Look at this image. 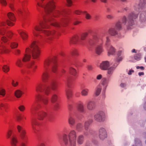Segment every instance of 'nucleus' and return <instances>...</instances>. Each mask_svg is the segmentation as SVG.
<instances>
[{
  "label": "nucleus",
  "mask_w": 146,
  "mask_h": 146,
  "mask_svg": "<svg viewBox=\"0 0 146 146\" xmlns=\"http://www.w3.org/2000/svg\"><path fill=\"white\" fill-rule=\"evenodd\" d=\"M36 7L38 10L39 7L43 8L47 16L40 21L38 25L34 27L32 33L34 38H36L35 40L33 41L30 46L26 49L25 53L22 59H18L17 60L16 64L20 68L23 66V62L29 60L31 54L33 59L38 58L40 53L39 40L49 43L53 38H56L60 35L59 32L44 29L50 28L49 25L56 27L60 28L62 26H65L69 20L67 16L69 13L67 10L60 12L55 9V6Z\"/></svg>",
  "instance_id": "1"
},
{
  "label": "nucleus",
  "mask_w": 146,
  "mask_h": 146,
  "mask_svg": "<svg viewBox=\"0 0 146 146\" xmlns=\"http://www.w3.org/2000/svg\"><path fill=\"white\" fill-rule=\"evenodd\" d=\"M51 67L53 72L56 73L58 70L57 64L55 59L48 58L45 59L44 62L43 72L41 77L44 84H38L36 87L35 90L37 92H43L47 96L50 93V89L55 90L57 87V84L54 80H49V76L48 69L49 66Z\"/></svg>",
  "instance_id": "2"
},
{
  "label": "nucleus",
  "mask_w": 146,
  "mask_h": 146,
  "mask_svg": "<svg viewBox=\"0 0 146 146\" xmlns=\"http://www.w3.org/2000/svg\"><path fill=\"white\" fill-rule=\"evenodd\" d=\"M6 23L0 21V56L2 54L9 53L10 51L9 46L12 48H15L18 44L14 42H11L9 44V38L12 36L13 33L9 31L6 32Z\"/></svg>",
  "instance_id": "3"
},
{
  "label": "nucleus",
  "mask_w": 146,
  "mask_h": 146,
  "mask_svg": "<svg viewBox=\"0 0 146 146\" xmlns=\"http://www.w3.org/2000/svg\"><path fill=\"white\" fill-rule=\"evenodd\" d=\"M107 33L106 32L102 33L100 36H93L92 38H90L87 41V44L89 46L95 45V53L98 55H100L104 51L103 43L104 40L106 41Z\"/></svg>",
  "instance_id": "4"
},
{
  "label": "nucleus",
  "mask_w": 146,
  "mask_h": 146,
  "mask_svg": "<svg viewBox=\"0 0 146 146\" xmlns=\"http://www.w3.org/2000/svg\"><path fill=\"white\" fill-rule=\"evenodd\" d=\"M63 136V141L66 145L69 144L70 146H75L76 135L74 130H71L68 136L66 134H64Z\"/></svg>",
  "instance_id": "5"
},
{
  "label": "nucleus",
  "mask_w": 146,
  "mask_h": 146,
  "mask_svg": "<svg viewBox=\"0 0 146 146\" xmlns=\"http://www.w3.org/2000/svg\"><path fill=\"white\" fill-rule=\"evenodd\" d=\"M137 10L129 14L127 19L125 16H124L122 19V23L124 24H127V25L132 26L133 24V19H135L137 17L138 12H137Z\"/></svg>",
  "instance_id": "6"
},
{
  "label": "nucleus",
  "mask_w": 146,
  "mask_h": 146,
  "mask_svg": "<svg viewBox=\"0 0 146 146\" xmlns=\"http://www.w3.org/2000/svg\"><path fill=\"white\" fill-rule=\"evenodd\" d=\"M92 119H90L85 122L84 127L86 131H83L84 127L83 125L80 123L77 124L76 127V130L78 132H82L83 131L84 135H87L88 133L86 131L88 130L89 126L92 122Z\"/></svg>",
  "instance_id": "7"
},
{
  "label": "nucleus",
  "mask_w": 146,
  "mask_h": 146,
  "mask_svg": "<svg viewBox=\"0 0 146 146\" xmlns=\"http://www.w3.org/2000/svg\"><path fill=\"white\" fill-rule=\"evenodd\" d=\"M121 22L119 21L117 22L115 25V28H111L108 31L109 33L112 36H114L116 37L121 38L120 35L118 33L117 30H120L121 27Z\"/></svg>",
  "instance_id": "8"
},
{
  "label": "nucleus",
  "mask_w": 146,
  "mask_h": 146,
  "mask_svg": "<svg viewBox=\"0 0 146 146\" xmlns=\"http://www.w3.org/2000/svg\"><path fill=\"white\" fill-rule=\"evenodd\" d=\"M106 41L105 43V47L107 48L108 51V55L110 56L113 55L115 52V50L114 48L110 44V40L109 36H106Z\"/></svg>",
  "instance_id": "9"
},
{
  "label": "nucleus",
  "mask_w": 146,
  "mask_h": 146,
  "mask_svg": "<svg viewBox=\"0 0 146 146\" xmlns=\"http://www.w3.org/2000/svg\"><path fill=\"white\" fill-rule=\"evenodd\" d=\"M17 128L18 132L20 133V137L22 140L24 142H26L28 137L25 130L22 126L19 125L17 126Z\"/></svg>",
  "instance_id": "10"
},
{
  "label": "nucleus",
  "mask_w": 146,
  "mask_h": 146,
  "mask_svg": "<svg viewBox=\"0 0 146 146\" xmlns=\"http://www.w3.org/2000/svg\"><path fill=\"white\" fill-rule=\"evenodd\" d=\"M31 55L29 60L27 61L26 65V67L31 70L33 73L34 72L37 68V66L34 60H31Z\"/></svg>",
  "instance_id": "11"
},
{
  "label": "nucleus",
  "mask_w": 146,
  "mask_h": 146,
  "mask_svg": "<svg viewBox=\"0 0 146 146\" xmlns=\"http://www.w3.org/2000/svg\"><path fill=\"white\" fill-rule=\"evenodd\" d=\"M105 117V113L101 111L96 113L94 116V119L97 121L102 122L104 121Z\"/></svg>",
  "instance_id": "12"
},
{
  "label": "nucleus",
  "mask_w": 146,
  "mask_h": 146,
  "mask_svg": "<svg viewBox=\"0 0 146 146\" xmlns=\"http://www.w3.org/2000/svg\"><path fill=\"white\" fill-rule=\"evenodd\" d=\"M70 80L69 78H67L65 81L68 88L66 90V95L68 99L70 100L72 96V92L70 86Z\"/></svg>",
  "instance_id": "13"
},
{
  "label": "nucleus",
  "mask_w": 146,
  "mask_h": 146,
  "mask_svg": "<svg viewBox=\"0 0 146 146\" xmlns=\"http://www.w3.org/2000/svg\"><path fill=\"white\" fill-rule=\"evenodd\" d=\"M31 124L33 132L38 135L40 131V123L36 120L33 119L32 121Z\"/></svg>",
  "instance_id": "14"
},
{
  "label": "nucleus",
  "mask_w": 146,
  "mask_h": 146,
  "mask_svg": "<svg viewBox=\"0 0 146 146\" xmlns=\"http://www.w3.org/2000/svg\"><path fill=\"white\" fill-rule=\"evenodd\" d=\"M110 80L109 79L106 78H104L102 79L100 85L102 87V94L103 97L105 96V92L108 86Z\"/></svg>",
  "instance_id": "15"
},
{
  "label": "nucleus",
  "mask_w": 146,
  "mask_h": 146,
  "mask_svg": "<svg viewBox=\"0 0 146 146\" xmlns=\"http://www.w3.org/2000/svg\"><path fill=\"white\" fill-rule=\"evenodd\" d=\"M14 0H0V3L3 6H6L7 4L11 9L13 11L14 10V6L13 4Z\"/></svg>",
  "instance_id": "16"
},
{
  "label": "nucleus",
  "mask_w": 146,
  "mask_h": 146,
  "mask_svg": "<svg viewBox=\"0 0 146 146\" xmlns=\"http://www.w3.org/2000/svg\"><path fill=\"white\" fill-rule=\"evenodd\" d=\"M7 16L9 19L7 21L8 25L11 26H13L16 20L14 14L12 13L9 12L7 14Z\"/></svg>",
  "instance_id": "17"
},
{
  "label": "nucleus",
  "mask_w": 146,
  "mask_h": 146,
  "mask_svg": "<svg viewBox=\"0 0 146 146\" xmlns=\"http://www.w3.org/2000/svg\"><path fill=\"white\" fill-rule=\"evenodd\" d=\"M36 100L37 101H42L44 105H47L48 102V97L42 96L40 94H38L36 96Z\"/></svg>",
  "instance_id": "18"
},
{
  "label": "nucleus",
  "mask_w": 146,
  "mask_h": 146,
  "mask_svg": "<svg viewBox=\"0 0 146 146\" xmlns=\"http://www.w3.org/2000/svg\"><path fill=\"white\" fill-rule=\"evenodd\" d=\"M18 143L17 138L15 135H13L11 138V144L12 146H17ZM18 146H26V144L25 143L22 142Z\"/></svg>",
  "instance_id": "19"
},
{
  "label": "nucleus",
  "mask_w": 146,
  "mask_h": 146,
  "mask_svg": "<svg viewBox=\"0 0 146 146\" xmlns=\"http://www.w3.org/2000/svg\"><path fill=\"white\" fill-rule=\"evenodd\" d=\"M99 136L100 138L103 140L107 137L106 130L104 128H101L99 130Z\"/></svg>",
  "instance_id": "20"
},
{
  "label": "nucleus",
  "mask_w": 146,
  "mask_h": 146,
  "mask_svg": "<svg viewBox=\"0 0 146 146\" xmlns=\"http://www.w3.org/2000/svg\"><path fill=\"white\" fill-rule=\"evenodd\" d=\"M87 109L90 111L94 110L95 107V102L93 100H90L87 102Z\"/></svg>",
  "instance_id": "21"
},
{
  "label": "nucleus",
  "mask_w": 146,
  "mask_h": 146,
  "mask_svg": "<svg viewBox=\"0 0 146 146\" xmlns=\"http://www.w3.org/2000/svg\"><path fill=\"white\" fill-rule=\"evenodd\" d=\"M18 32L23 41H26L27 39L28 35L25 31L19 30L18 31Z\"/></svg>",
  "instance_id": "22"
},
{
  "label": "nucleus",
  "mask_w": 146,
  "mask_h": 146,
  "mask_svg": "<svg viewBox=\"0 0 146 146\" xmlns=\"http://www.w3.org/2000/svg\"><path fill=\"white\" fill-rule=\"evenodd\" d=\"M110 62L108 61H103L100 64V68L102 70H106L109 67Z\"/></svg>",
  "instance_id": "23"
},
{
  "label": "nucleus",
  "mask_w": 146,
  "mask_h": 146,
  "mask_svg": "<svg viewBox=\"0 0 146 146\" xmlns=\"http://www.w3.org/2000/svg\"><path fill=\"white\" fill-rule=\"evenodd\" d=\"M74 114L72 113H70L68 117V122L72 126L74 125L75 123V120L74 118Z\"/></svg>",
  "instance_id": "24"
},
{
  "label": "nucleus",
  "mask_w": 146,
  "mask_h": 146,
  "mask_svg": "<svg viewBox=\"0 0 146 146\" xmlns=\"http://www.w3.org/2000/svg\"><path fill=\"white\" fill-rule=\"evenodd\" d=\"M80 41V40L78 36L77 35H75L70 39V44H75L78 42L81 43Z\"/></svg>",
  "instance_id": "25"
},
{
  "label": "nucleus",
  "mask_w": 146,
  "mask_h": 146,
  "mask_svg": "<svg viewBox=\"0 0 146 146\" xmlns=\"http://www.w3.org/2000/svg\"><path fill=\"white\" fill-rule=\"evenodd\" d=\"M117 65L118 64H114L113 66L110 67L109 68H108L107 69V74L110 76H111L113 74L114 70H115Z\"/></svg>",
  "instance_id": "26"
},
{
  "label": "nucleus",
  "mask_w": 146,
  "mask_h": 146,
  "mask_svg": "<svg viewBox=\"0 0 146 146\" xmlns=\"http://www.w3.org/2000/svg\"><path fill=\"white\" fill-rule=\"evenodd\" d=\"M46 115V113L43 111H40L38 113V118L40 120H43Z\"/></svg>",
  "instance_id": "27"
},
{
  "label": "nucleus",
  "mask_w": 146,
  "mask_h": 146,
  "mask_svg": "<svg viewBox=\"0 0 146 146\" xmlns=\"http://www.w3.org/2000/svg\"><path fill=\"white\" fill-rule=\"evenodd\" d=\"M18 15L19 16L23 14H26L27 12V10L26 8H23L22 9H19L16 10Z\"/></svg>",
  "instance_id": "28"
},
{
  "label": "nucleus",
  "mask_w": 146,
  "mask_h": 146,
  "mask_svg": "<svg viewBox=\"0 0 146 146\" xmlns=\"http://www.w3.org/2000/svg\"><path fill=\"white\" fill-rule=\"evenodd\" d=\"M140 20L142 22L146 21V12L145 11L142 12L140 15Z\"/></svg>",
  "instance_id": "29"
},
{
  "label": "nucleus",
  "mask_w": 146,
  "mask_h": 146,
  "mask_svg": "<svg viewBox=\"0 0 146 146\" xmlns=\"http://www.w3.org/2000/svg\"><path fill=\"white\" fill-rule=\"evenodd\" d=\"M77 108L78 110L81 113H83L84 111V107L82 103L78 104Z\"/></svg>",
  "instance_id": "30"
},
{
  "label": "nucleus",
  "mask_w": 146,
  "mask_h": 146,
  "mask_svg": "<svg viewBox=\"0 0 146 146\" xmlns=\"http://www.w3.org/2000/svg\"><path fill=\"white\" fill-rule=\"evenodd\" d=\"M102 89V87L100 85H99L96 87L95 92V94L96 96H98L99 95L101 92Z\"/></svg>",
  "instance_id": "31"
},
{
  "label": "nucleus",
  "mask_w": 146,
  "mask_h": 146,
  "mask_svg": "<svg viewBox=\"0 0 146 146\" xmlns=\"http://www.w3.org/2000/svg\"><path fill=\"white\" fill-rule=\"evenodd\" d=\"M89 89L87 88H84L81 91V94L83 96H87L88 95L89 92Z\"/></svg>",
  "instance_id": "32"
},
{
  "label": "nucleus",
  "mask_w": 146,
  "mask_h": 146,
  "mask_svg": "<svg viewBox=\"0 0 146 146\" xmlns=\"http://www.w3.org/2000/svg\"><path fill=\"white\" fill-rule=\"evenodd\" d=\"M23 94V92L20 90H17L15 92V95L17 98H20Z\"/></svg>",
  "instance_id": "33"
},
{
  "label": "nucleus",
  "mask_w": 146,
  "mask_h": 146,
  "mask_svg": "<svg viewBox=\"0 0 146 146\" xmlns=\"http://www.w3.org/2000/svg\"><path fill=\"white\" fill-rule=\"evenodd\" d=\"M58 99V96L57 94H53L51 98V101L52 103H54L57 101Z\"/></svg>",
  "instance_id": "34"
},
{
  "label": "nucleus",
  "mask_w": 146,
  "mask_h": 146,
  "mask_svg": "<svg viewBox=\"0 0 146 146\" xmlns=\"http://www.w3.org/2000/svg\"><path fill=\"white\" fill-rule=\"evenodd\" d=\"M146 4V0H143V2L142 3L141 1L139 2L138 5L137 6L138 9L140 10L142 9V7L144 6L145 4Z\"/></svg>",
  "instance_id": "35"
},
{
  "label": "nucleus",
  "mask_w": 146,
  "mask_h": 146,
  "mask_svg": "<svg viewBox=\"0 0 146 146\" xmlns=\"http://www.w3.org/2000/svg\"><path fill=\"white\" fill-rule=\"evenodd\" d=\"M84 137L82 135H79L78 138L77 142L78 144H82L84 141Z\"/></svg>",
  "instance_id": "36"
},
{
  "label": "nucleus",
  "mask_w": 146,
  "mask_h": 146,
  "mask_svg": "<svg viewBox=\"0 0 146 146\" xmlns=\"http://www.w3.org/2000/svg\"><path fill=\"white\" fill-rule=\"evenodd\" d=\"M69 71L70 73L74 76H76L77 74V72L76 70L72 68H70Z\"/></svg>",
  "instance_id": "37"
},
{
  "label": "nucleus",
  "mask_w": 146,
  "mask_h": 146,
  "mask_svg": "<svg viewBox=\"0 0 146 146\" xmlns=\"http://www.w3.org/2000/svg\"><path fill=\"white\" fill-rule=\"evenodd\" d=\"M37 108L35 107V105L33 104L31 108V112L32 114L35 113L36 111L37 110Z\"/></svg>",
  "instance_id": "38"
},
{
  "label": "nucleus",
  "mask_w": 146,
  "mask_h": 146,
  "mask_svg": "<svg viewBox=\"0 0 146 146\" xmlns=\"http://www.w3.org/2000/svg\"><path fill=\"white\" fill-rule=\"evenodd\" d=\"M2 70L4 72L7 73L9 71V67L7 65H4L2 67Z\"/></svg>",
  "instance_id": "39"
},
{
  "label": "nucleus",
  "mask_w": 146,
  "mask_h": 146,
  "mask_svg": "<svg viewBox=\"0 0 146 146\" xmlns=\"http://www.w3.org/2000/svg\"><path fill=\"white\" fill-rule=\"evenodd\" d=\"M6 94L5 90L2 88H0V95L2 97H4Z\"/></svg>",
  "instance_id": "40"
},
{
  "label": "nucleus",
  "mask_w": 146,
  "mask_h": 146,
  "mask_svg": "<svg viewBox=\"0 0 146 146\" xmlns=\"http://www.w3.org/2000/svg\"><path fill=\"white\" fill-rule=\"evenodd\" d=\"M88 35V33L87 32L83 34L81 36L80 38L81 40H85Z\"/></svg>",
  "instance_id": "41"
},
{
  "label": "nucleus",
  "mask_w": 146,
  "mask_h": 146,
  "mask_svg": "<svg viewBox=\"0 0 146 146\" xmlns=\"http://www.w3.org/2000/svg\"><path fill=\"white\" fill-rule=\"evenodd\" d=\"M84 14L85 15V17L87 19H90L91 17L89 13H88L86 11H84Z\"/></svg>",
  "instance_id": "42"
},
{
  "label": "nucleus",
  "mask_w": 146,
  "mask_h": 146,
  "mask_svg": "<svg viewBox=\"0 0 146 146\" xmlns=\"http://www.w3.org/2000/svg\"><path fill=\"white\" fill-rule=\"evenodd\" d=\"M71 54L73 56H77L78 54L77 50L76 49H74L72 50Z\"/></svg>",
  "instance_id": "43"
},
{
  "label": "nucleus",
  "mask_w": 146,
  "mask_h": 146,
  "mask_svg": "<svg viewBox=\"0 0 146 146\" xmlns=\"http://www.w3.org/2000/svg\"><path fill=\"white\" fill-rule=\"evenodd\" d=\"M60 105L58 103H56L54 105L53 109L55 110H58L59 108Z\"/></svg>",
  "instance_id": "44"
},
{
  "label": "nucleus",
  "mask_w": 146,
  "mask_h": 146,
  "mask_svg": "<svg viewBox=\"0 0 146 146\" xmlns=\"http://www.w3.org/2000/svg\"><path fill=\"white\" fill-rule=\"evenodd\" d=\"M7 108V105L1 103L0 104V110H2L3 109L6 110Z\"/></svg>",
  "instance_id": "45"
},
{
  "label": "nucleus",
  "mask_w": 146,
  "mask_h": 146,
  "mask_svg": "<svg viewBox=\"0 0 146 146\" xmlns=\"http://www.w3.org/2000/svg\"><path fill=\"white\" fill-rule=\"evenodd\" d=\"M18 109L21 111H24L25 110V107L24 105H20L18 107Z\"/></svg>",
  "instance_id": "46"
},
{
  "label": "nucleus",
  "mask_w": 146,
  "mask_h": 146,
  "mask_svg": "<svg viewBox=\"0 0 146 146\" xmlns=\"http://www.w3.org/2000/svg\"><path fill=\"white\" fill-rule=\"evenodd\" d=\"M141 54L140 53H138L134 56V58L135 60H139L140 59Z\"/></svg>",
  "instance_id": "47"
},
{
  "label": "nucleus",
  "mask_w": 146,
  "mask_h": 146,
  "mask_svg": "<svg viewBox=\"0 0 146 146\" xmlns=\"http://www.w3.org/2000/svg\"><path fill=\"white\" fill-rule=\"evenodd\" d=\"M123 58V56H118V57L116 59V62L117 63L116 64H118L119 62L121 61Z\"/></svg>",
  "instance_id": "48"
},
{
  "label": "nucleus",
  "mask_w": 146,
  "mask_h": 146,
  "mask_svg": "<svg viewBox=\"0 0 146 146\" xmlns=\"http://www.w3.org/2000/svg\"><path fill=\"white\" fill-rule=\"evenodd\" d=\"M12 134V132L11 130H9L7 133V138H9Z\"/></svg>",
  "instance_id": "49"
},
{
  "label": "nucleus",
  "mask_w": 146,
  "mask_h": 146,
  "mask_svg": "<svg viewBox=\"0 0 146 146\" xmlns=\"http://www.w3.org/2000/svg\"><path fill=\"white\" fill-rule=\"evenodd\" d=\"M84 11H82L79 10H77L75 11L74 12L75 14L78 15H80L82 14H84Z\"/></svg>",
  "instance_id": "50"
},
{
  "label": "nucleus",
  "mask_w": 146,
  "mask_h": 146,
  "mask_svg": "<svg viewBox=\"0 0 146 146\" xmlns=\"http://www.w3.org/2000/svg\"><path fill=\"white\" fill-rule=\"evenodd\" d=\"M16 118L17 120L19 121H20L22 119V117L20 115H16Z\"/></svg>",
  "instance_id": "51"
},
{
  "label": "nucleus",
  "mask_w": 146,
  "mask_h": 146,
  "mask_svg": "<svg viewBox=\"0 0 146 146\" xmlns=\"http://www.w3.org/2000/svg\"><path fill=\"white\" fill-rule=\"evenodd\" d=\"M12 84L13 86L14 87H16L18 85V82L16 81L13 80L12 81Z\"/></svg>",
  "instance_id": "52"
},
{
  "label": "nucleus",
  "mask_w": 146,
  "mask_h": 146,
  "mask_svg": "<svg viewBox=\"0 0 146 146\" xmlns=\"http://www.w3.org/2000/svg\"><path fill=\"white\" fill-rule=\"evenodd\" d=\"M135 144H136V146H142V145L141 142L139 140H135Z\"/></svg>",
  "instance_id": "53"
},
{
  "label": "nucleus",
  "mask_w": 146,
  "mask_h": 146,
  "mask_svg": "<svg viewBox=\"0 0 146 146\" xmlns=\"http://www.w3.org/2000/svg\"><path fill=\"white\" fill-rule=\"evenodd\" d=\"M102 78V75L99 74L96 77V79L97 80H100Z\"/></svg>",
  "instance_id": "54"
},
{
  "label": "nucleus",
  "mask_w": 146,
  "mask_h": 146,
  "mask_svg": "<svg viewBox=\"0 0 146 146\" xmlns=\"http://www.w3.org/2000/svg\"><path fill=\"white\" fill-rule=\"evenodd\" d=\"M68 108L70 111H72L73 108V105L71 104H69L68 105Z\"/></svg>",
  "instance_id": "55"
},
{
  "label": "nucleus",
  "mask_w": 146,
  "mask_h": 146,
  "mask_svg": "<svg viewBox=\"0 0 146 146\" xmlns=\"http://www.w3.org/2000/svg\"><path fill=\"white\" fill-rule=\"evenodd\" d=\"M20 52L21 51L20 50L18 49H17L15 50L14 54L15 55H19L20 54Z\"/></svg>",
  "instance_id": "56"
},
{
  "label": "nucleus",
  "mask_w": 146,
  "mask_h": 146,
  "mask_svg": "<svg viewBox=\"0 0 146 146\" xmlns=\"http://www.w3.org/2000/svg\"><path fill=\"white\" fill-rule=\"evenodd\" d=\"M67 3H68V5L69 6H70L72 5V1L71 0H66Z\"/></svg>",
  "instance_id": "57"
},
{
  "label": "nucleus",
  "mask_w": 146,
  "mask_h": 146,
  "mask_svg": "<svg viewBox=\"0 0 146 146\" xmlns=\"http://www.w3.org/2000/svg\"><path fill=\"white\" fill-rule=\"evenodd\" d=\"M134 72V71L132 69L129 70V71H127L128 74L129 75H131L132 73H133Z\"/></svg>",
  "instance_id": "58"
},
{
  "label": "nucleus",
  "mask_w": 146,
  "mask_h": 146,
  "mask_svg": "<svg viewBox=\"0 0 146 146\" xmlns=\"http://www.w3.org/2000/svg\"><path fill=\"white\" fill-rule=\"evenodd\" d=\"M122 52V50H120L118 51L117 53V55L118 56H120Z\"/></svg>",
  "instance_id": "59"
},
{
  "label": "nucleus",
  "mask_w": 146,
  "mask_h": 146,
  "mask_svg": "<svg viewBox=\"0 0 146 146\" xmlns=\"http://www.w3.org/2000/svg\"><path fill=\"white\" fill-rule=\"evenodd\" d=\"M81 23V22L77 21H75L73 22V24L74 25H77L78 24Z\"/></svg>",
  "instance_id": "60"
},
{
  "label": "nucleus",
  "mask_w": 146,
  "mask_h": 146,
  "mask_svg": "<svg viewBox=\"0 0 146 146\" xmlns=\"http://www.w3.org/2000/svg\"><path fill=\"white\" fill-rule=\"evenodd\" d=\"M65 72L66 71L64 70V69H62L61 70L60 74V75H62L64 73H65Z\"/></svg>",
  "instance_id": "61"
},
{
  "label": "nucleus",
  "mask_w": 146,
  "mask_h": 146,
  "mask_svg": "<svg viewBox=\"0 0 146 146\" xmlns=\"http://www.w3.org/2000/svg\"><path fill=\"white\" fill-rule=\"evenodd\" d=\"M107 17L108 19H111L113 18V16L111 15H108L106 16Z\"/></svg>",
  "instance_id": "62"
},
{
  "label": "nucleus",
  "mask_w": 146,
  "mask_h": 146,
  "mask_svg": "<svg viewBox=\"0 0 146 146\" xmlns=\"http://www.w3.org/2000/svg\"><path fill=\"white\" fill-rule=\"evenodd\" d=\"M120 86L122 88H124L126 86V84L124 83H121L120 84Z\"/></svg>",
  "instance_id": "63"
},
{
  "label": "nucleus",
  "mask_w": 146,
  "mask_h": 146,
  "mask_svg": "<svg viewBox=\"0 0 146 146\" xmlns=\"http://www.w3.org/2000/svg\"><path fill=\"white\" fill-rule=\"evenodd\" d=\"M136 68L137 69H140H140H142L143 70L144 69V67H143L142 66H137L136 67Z\"/></svg>",
  "instance_id": "64"
}]
</instances>
